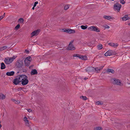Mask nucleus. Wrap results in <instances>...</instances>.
Segmentation results:
<instances>
[{
  "instance_id": "1",
  "label": "nucleus",
  "mask_w": 130,
  "mask_h": 130,
  "mask_svg": "<svg viewBox=\"0 0 130 130\" xmlns=\"http://www.w3.org/2000/svg\"><path fill=\"white\" fill-rule=\"evenodd\" d=\"M17 57V56H13L12 57L6 58L4 59V62L6 64H9L12 62Z\"/></svg>"
},
{
  "instance_id": "2",
  "label": "nucleus",
  "mask_w": 130,
  "mask_h": 130,
  "mask_svg": "<svg viewBox=\"0 0 130 130\" xmlns=\"http://www.w3.org/2000/svg\"><path fill=\"white\" fill-rule=\"evenodd\" d=\"M111 81L112 83L114 84L121 86L122 85V84L121 83L120 80L116 78H112L111 79Z\"/></svg>"
},
{
  "instance_id": "3",
  "label": "nucleus",
  "mask_w": 130,
  "mask_h": 130,
  "mask_svg": "<svg viewBox=\"0 0 130 130\" xmlns=\"http://www.w3.org/2000/svg\"><path fill=\"white\" fill-rule=\"evenodd\" d=\"M121 7V5L120 4L116 3L114 5L113 9L115 11H117L118 12H119Z\"/></svg>"
},
{
  "instance_id": "4",
  "label": "nucleus",
  "mask_w": 130,
  "mask_h": 130,
  "mask_svg": "<svg viewBox=\"0 0 130 130\" xmlns=\"http://www.w3.org/2000/svg\"><path fill=\"white\" fill-rule=\"evenodd\" d=\"M88 29L91 31H94L96 32L100 31L99 29L96 26H91L88 27Z\"/></svg>"
},
{
  "instance_id": "5",
  "label": "nucleus",
  "mask_w": 130,
  "mask_h": 130,
  "mask_svg": "<svg viewBox=\"0 0 130 130\" xmlns=\"http://www.w3.org/2000/svg\"><path fill=\"white\" fill-rule=\"evenodd\" d=\"M95 69V68L94 67H89L86 69V71L88 73H90L94 72Z\"/></svg>"
},
{
  "instance_id": "6",
  "label": "nucleus",
  "mask_w": 130,
  "mask_h": 130,
  "mask_svg": "<svg viewBox=\"0 0 130 130\" xmlns=\"http://www.w3.org/2000/svg\"><path fill=\"white\" fill-rule=\"evenodd\" d=\"M23 64V61L20 60H18L16 62V66L18 68H21Z\"/></svg>"
},
{
  "instance_id": "7",
  "label": "nucleus",
  "mask_w": 130,
  "mask_h": 130,
  "mask_svg": "<svg viewBox=\"0 0 130 130\" xmlns=\"http://www.w3.org/2000/svg\"><path fill=\"white\" fill-rule=\"evenodd\" d=\"M73 40L71 41L70 43L68 46L67 48V50H72L75 49V48L74 47L73 45L72 44V43L73 42Z\"/></svg>"
},
{
  "instance_id": "8",
  "label": "nucleus",
  "mask_w": 130,
  "mask_h": 130,
  "mask_svg": "<svg viewBox=\"0 0 130 130\" xmlns=\"http://www.w3.org/2000/svg\"><path fill=\"white\" fill-rule=\"evenodd\" d=\"M115 54V51L113 50H109L104 54L105 56L113 55Z\"/></svg>"
},
{
  "instance_id": "9",
  "label": "nucleus",
  "mask_w": 130,
  "mask_h": 130,
  "mask_svg": "<svg viewBox=\"0 0 130 130\" xmlns=\"http://www.w3.org/2000/svg\"><path fill=\"white\" fill-rule=\"evenodd\" d=\"M17 77L19 78V79L21 82V81L24 80L25 78H28L27 77L26 75L23 74L19 75Z\"/></svg>"
},
{
  "instance_id": "10",
  "label": "nucleus",
  "mask_w": 130,
  "mask_h": 130,
  "mask_svg": "<svg viewBox=\"0 0 130 130\" xmlns=\"http://www.w3.org/2000/svg\"><path fill=\"white\" fill-rule=\"evenodd\" d=\"M40 31V29H38L37 30H35L33 32H32L31 33V35L32 36V37H33L34 36H36L38 35L39 33V32Z\"/></svg>"
},
{
  "instance_id": "11",
  "label": "nucleus",
  "mask_w": 130,
  "mask_h": 130,
  "mask_svg": "<svg viewBox=\"0 0 130 130\" xmlns=\"http://www.w3.org/2000/svg\"><path fill=\"white\" fill-rule=\"evenodd\" d=\"M21 82L20 81L19 79V78L17 77L16 78L14 79L13 81V82L14 84L15 85L18 84L19 83Z\"/></svg>"
},
{
  "instance_id": "12",
  "label": "nucleus",
  "mask_w": 130,
  "mask_h": 130,
  "mask_svg": "<svg viewBox=\"0 0 130 130\" xmlns=\"http://www.w3.org/2000/svg\"><path fill=\"white\" fill-rule=\"evenodd\" d=\"M27 78H25L24 80L21 81L22 84L23 85H27L29 81L27 79Z\"/></svg>"
},
{
  "instance_id": "13",
  "label": "nucleus",
  "mask_w": 130,
  "mask_h": 130,
  "mask_svg": "<svg viewBox=\"0 0 130 130\" xmlns=\"http://www.w3.org/2000/svg\"><path fill=\"white\" fill-rule=\"evenodd\" d=\"M129 15H125L122 18V20L123 21H126L127 20H128L130 19V17L128 16Z\"/></svg>"
},
{
  "instance_id": "14",
  "label": "nucleus",
  "mask_w": 130,
  "mask_h": 130,
  "mask_svg": "<svg viewBox=\"0 0 130 130\" xmlns=\"http://www.w3.org/2000/svg\"><path fill=\"white\" fill-rule=\"evenodd\" d=\"M103 67L104 66H101L99 67L95 68V71H96L98 73V71H99L101 70L103 68Z\"/></svg>"
},
{
  "instance_id": "15",
  "label": "nucleus",
  "mask_w": 130,
  "mask_h": 130,
  "mask_svg": "<svg viewBox=\"0 0 130 130\" xmlns=\"http://www.w3.org/2000/svg\"><path fill=\"white\" fill-rule=\"evenodd\" d=\"M14 73L13 71H11L10 72H8L6 73V75L8 76H11L13 75Z\"/></svg>"
},
{
  "instance_id": "16",
  "label": "nucleus",
  "mask_w": 130,
  "mask_h": 130,
  "mask_svg": "<svg viewBox=\"0 0 130 130\" xmlns=\"http://www.w3.org/2000/svg\"><path fill=\"white\" fill-rule=\"evenodd\" d=\"M109 45L111 46L112 47H117L118 45V44L117 43L115 44L113 43H110L109 44Z\"/></svg>"
},
{
  "instance_id": "17",
  "label": "nucleus",
  "mask_w": 130,
  "mask_h": 130,
  "mask_svg": "<svg viewBox=\"0 0 130 130\" xmlns=\"http://www.w3.org/2000/svg\"><path fill=\"white\" fill-rule=\"evenodd\" d=\"M103 18L109 20H111V19L113 18L111 16L104 15L103 16Z\"/></svg>"
},
{
  "instance_id": "18",
  "label": "nucleus",
  "mask_w": 130,
  "mask_h": 130,
  "mask_svg": "<svg viewBox=\"0 0 130 130\" xmlns=\"http://www.w3.org/2000/svg\"><path fill=\"white\" fill-rule=\"evenodd\" d=\"M37 71L35 69L32 70L31 72V74L32 75L37 74Z\"/></svg>"
},
{
  "instance_id": "19",
  "label": "nucleus",
  "mask_w": 130,
  "mask_h": 130,
  "mask_svg": "<svg viewBox=\"0 0 130 130\" xmlns=\"http://www.w3.org/2000/svg\"><path fill=\"white\" fill-rule=\"evenodd\" d=\"M107 72L108 73H115L114 71L111 69H108L107 70Z\"/></svg>"
},
{
  "instance_id": "20",
  "label": "nucleus",
  "mask_w": 130,
  "mask_h": 130,
  "mask_svg": "<svg viewBox=\"0 0 130 130\" xmlns=\"http://www.w3.org/2000/svg\"><path fill=\"white\" fill-rule=\"evenodd\" d=\"M6 68L5 65L3 62L1 63V69H4Z\"/></svg>"
},
{
  "instance_id": "21",
  "label": "nucleus",
  "mask_w": 130,
  "mask_h": 130,
  "mask_svg": "<svg viewBox=\"0 0 130 130\" xmlns=\"http://www.w3.org/2000/svg\"><path fill=\"white\" fill-rule=\"evenodd\" d=\"M80 57L79 58L82 60H86L87 59V57L86 56H83V55H80Z\"/></svg>"
},
{
  "instance_id": "22",
  "label": "nucleus",
  "mask_w": 130,
  "mask_h": 130,
  "mask_svg": "<svg viewBox=\"0 0 130 130\" xmlns=\"http://www.w3.org/2000/svg\"><path fill=\"white\" fill-rule=\"evenodd\" d=\"M31 59L32 58L30 56H28L26 57L25 58V60L26 61H31Z\"/></svg>"
},
{
  "instance_id": "23",
  "label": "nucleus",
  "mask_w": 130,
  "mask_h": 130,
  "mask_svg": "<svg viewBox=\"0 0 130 130\" xmlns=\"http://www.w3.org/2000/svg\"><path fill=\"white\" fill-rule=\"evenodd\" d=\"M102 128L101 127H96L94 128V130H102Z\"/></svg>"
},
{
  "instance_id": "24",
  "label": "nucleus",
  "mask_w": 130,
  "mask_h": 130,
  "mask_svg": "<svg viewBox=\"0 0 130 130\" xmlns=\"http://www.w3.org/2000/svg\"><path fill=\"white\" fill-rule=\"evenodd\" d=\"M68 33H75V30L73 29H68Z\"/></svg>"
},
{
  "instance_id": "25",
  "label": "nucleus",
  "mask_w": 130,
  "mask_h": 130,
  "mask_svg": "<svg viewBox=\"0 0 130 130\" xmlns=\"http://www.w3.org/2000/svg\"><path fill=\"white\" fill-rule=\"evenodd\" d=\"M5 98V96L2 93H0V99L2 100L4 99Z\"/></svg>"
},
{
  "instance_id": "26",
  "label": "nucleus",
  "mask_w": 130,
  "mask_h": 130,
  "mask_svg": "<svg viewBox=\"0 0 130 130\" xmlns=\"http://www.w3.org/2000/svg\"><path fill=\"white\" fill-rule=\"evenodd\" d=\"M24 61L25 66H28L30 64V61H26L25 60Z\"/></svg>"
},
{
  "instance_id": "27",
  "label": "nucleus",
  "mask_w": 130,
  "mask_h": 130,
  "mask_svg": "<svg viewBox=\"0 0 130 130\" xmlns=\"http://www.w3.org/2000/svg\"><path fill=\"white\" fill-rule=\"evenodd\" d=\"M97 47L98 49L101 50L102 48V45L101 44H100L97 46Z\"/></svg>"
},
{
  "instance_id": "28",
  "label": "nucleus",
  "mask_w": 130,
  "mask_h": 130,
  "mask_svg": "<svg viewBox=\"0 0 130 130\" xmlns=\"http://www.w3.org/2000/svg\"><path fill=\"white\" fill-rule=\"evenodd\" d=\"M80 98L84 100H87V98L86 96H82L80 97Z\"/></svg>"
},
{
  "instance_id": "29",
  "label": "nucleus",
  "mask_w": 130,
  "mask_h": 130,
  "mask_svg": "<svg viewBox=\"0 0 130 130\" xmlns=\"http://www.w3.org/2000/svg\"><path fill=\"white\" fill-rule=\"evenodd\" d=\"M87 25H86V26H84V25H82L81 26V28L82 29H85L87 28Z\"/></svg>"
},
{
  "instance_id": "30",
  "label": "nucleus",
  "mask_w": 130,
  "mask_h": 130,
  "mask_svg": "<svg viewBox=\"0 0 130 130\" xmlns=\"http://www.w3.org/2000/svg\"><path fill=\"white\" fill-rule=\"evenodd\" d=\"M20 27V25L19 24L15 27L14 28V29L17 30Z\"/></svg>"
},
{
  "instance_id": "31",
  "label": "nucleus",
  "mask_w": 130,
  "mask_h": 130,
  "mask_svg": "<svg viewBox=\"0 0 130 130\" xmlns=\"http://www.w3.org/2000/svg\"><path fill=\"white\" fill-rule=\"evenodd\" d=\"M69 5H67L65 6L64 8V10H67L69 8Z\"/></svg>"
},
{
  "instance_id": "32",
  "label": "nucleus",
  "mask_w": 130,
  "mask_h": 130,
  "mask_svg": "<svg viewBox=\"0 0 130 130\" xmlns=\"http://www.w3.org/2000/svg\"><path fill=\"white\" fill-rule=\"evenodd\" d=\"M96 104L97 105H102L103 104V103L100 101H98L96 102Z\"/></svg>"
},
{
  "instance_id": "33",
  "label": "nucleus",
  "mask_w": 130,
  "mask_h": 130,
  "mask_svg": "<svg viewBox=\"0 0 130 130\" xmlns=\"http://www.w3.org/2000/svg\"><path fill=\"white\" fill-rule=\"evenodd\" d=\"M23 19L22 18H20L19 19L18 21L20 22L21 23H22L23 22Z\"/></svg>"
},
{
  "instance_id": "34",
  "label": "nucleus",
  "mask_w": 130,
  "mask_h": 130,
  "mask_svg": "<svg viewBox=\"0 0 130 130\" xmlns=\"http://www.w3.org/2000/svg\"><path fill=\"white\" fill-rule=\"evenodd\" d=\"M80 55L78 54H74L73 55V56L74 57H77L79 58V57H80Z\"/></svg>"
},
{
  "instance_id": "35",
  "label": "nucleus",
  "mask_w": 130,
  "mask_h": 130,
  "mask_svg": "<svg viewBox=\"0 0 130 130\" xmlns=\"http://www.w3.org/2000/svg\"><path fill=\"white\" fill-rule=\"evenodd\" d=\"M120 1L121 3L122 4H124L125 3V1L124 0H120Z\"/></svg>"
},
{
  "instance_id": "36",
  "label": "nucleus",
  "mask_w": 130,
  "mask_h": 130,
  "mask_svg": "<svg viewBox=\"0 0 130 130\" xmlns=\"http://www.w3.org/2000/svg\"><path fill=\"white\" fill-rule=\"evenodd\" d=\"M62 30L64 32H66L67 33H68V29H63Z\"/></svg>"
},
{
  "instance_id": "37",
  "label": "nucleus",
  "mask_w": 130,
  "mask_h": 130,
  "mask_svg": "<svg viewBox=\"0 0 130 130\" xmlns=\"http://www.w3.org/2000/svg\"><path fill=\"white\" fill-rule=\"evenodd\" d=\"M38 2L37 1L36 2H35L34 5V7H35L36 6V5L38 4Z\"/></svg>"
},
{
  "instance_id": "38",
  "label": "nucleus",
  "mask_w": 130,
  "mask_h": 130,
  "mask_svg": "<svg viewBox=\"0 0 130 130\" xmlns=\"http://www.w3.org/2000/svg\"><path fill=\"white\" fill-rule=\"evenodd\" d=\"M104 27L106 28H110V27L106 25L105 26H104Z\"/></svg>"
},
{
  "instance_id": "39",
  "label": "nucleus",
  "mask_w": 130,
  "mask_h": 130,
  "mask_svg": "<svg viewBox=\"0 0 130 130\" xmlns=\"http://www.w3.org/2000/svg\"><path fill=\"white\" fill-rule=\"evenodd\" d=\"M15 103L16 104H18L20 103V101H19L17 100L15 101Z\"/></svg>"
},
{
  "instance_id": "40",
  "label": "nucleus",
  "mask_w": 130,
  "mask_h": 130,
  "mask_svg": "<svg viewBox=\"0 0 130 130\" xmlns=\"http://www.w3.org/2000/svg\"><path fill=\"white\" fill-rule=\"evenodd\" d=\"M27 111L29 112H30L32 111V110L30 109H27Z\"/></svg>"
},
{
  "instance_id": "41",
  "label": "nucleus",
  "mask_w": 130,
  "mask_h": 130,
  "mask_svg": "<svg viewBox=\"0 0 130 130\" xmlns=\"http://www.w3.org/2000/svg\"><path fill=\"white\" fill-rule=\"evenodd\" d=\"M23 119L25 122H26V121L27 120V118L26 117H24V118Z\"/></svg>"
},
{
  "instance_id": "42",
  "label": "nucleus",
  "mask_w": 130,
  "mask_h": 130,
  "mask_svg": "<svg viewBox=\"0 0 130 130\" xmlns=\"http://www.w3.org/2000/svg\"><path fill=\"white\" fill-rule=\"evenodd\" d=\"M2 47L3 48V49H4V50L6 49L8 47L6 46H4Z\"/></svg>"
},
{
  "instance_id": "43",
  "label": "nucleus",
  "mask_w": 130,
  "mask_h": 130,
  "mask_svg": "<svg viewBox=\"0 0 130 130\" xmlns=\"http://www.w3.org/2000/svg\"><path fill=\"white\" fill-rule=\"evenodd\" d=\"M3 50H4V49H3V48L2 47L0 48V51H3Z\"/></svg>"
},
{
  "instance_id": "44",
  "label": "nucleus",
  "mask_w": 130,
  "mask_h": 130,
  "mask_svg": "<svg viewBox=\"0 0 130 130\" xmlns=\"http://www.w3.org/2000/svg\"><path fill=\"white\" fill-rule=\"evenodd\" d=\"M34 66V65H32L30 66H29V68L30 69L31 68L33 67V66Z\"/></svg>"
},
{
  "instance_id": "45",
  "label": "nucleus",
  "mask_w": 130,
  "mask_h": 130,
  "mask_svg": "<svg viewBox=\"0 0 130 130\" xmlns=\"http://www.w3.org/2000/svg\"><path fill=\"white\" fill-rule=\"evenodd\" d=\"M3 18V17H2V16H0V21Z\"/></svg>"
},
{
  "instance_id": "46",
  "label": "nucleus",
  "mask_w": 130,
  "mask_h": 130,
  "mask_svg": "<svg viewBox=\"0 0 130 130\" xmlns=\"http://www.w3.org/2000/svg\"><path fill=\"white\" fill-rule=\"evenodd\" d=\"M25 51L27 53H29V51L28 50H25Z\"/></svg>"
},
{
  "instance_id": "47",
  "label": "nucleus",
  "mask_w": 130,
  "mask_h": 130,
  "mask_svg": "<svg viewBox=\"0 0 130 130\" xmlns=\"http://www.w3.org/2000/svg\"><path fill=\"white\" fill-rule=\"evenodd\" d=\"M5 13H4V14H3V15H2V17H3L4 18L5 17Z\"/></svg>"
},
{
  "instance_id": "48",
  "label": "nucleus",
  "mask_w": 130,
  "mask_h": 130,
  "mask_svg": "<svg viewBox=\"0 0 130 130\" xmlns=\"http://www.w3.org/2000/svg\"><path fill=\"white\" fill-rule=\"evenodd\" d=\"M26 123H27V124H29V122H28V120H27L26 121V122H25Z\"/></svg>"
},
{
  "instance_id": "49",
  "label": "nucleus",
  "mask_w": 130,
  "mask_h": 130,
  "mask_svg": "<svg viewBox=\"0 0 130 130\" xmlns=\"http://www.w3.org/2000/svg\"><path fill=\"white\" fill-rule=\"evenodd\" d=\"M87 79H88V78H84V79L85 80H86Z\"/></svg>"
},
{
  "instance_id": "50",
  "label": "nucleus",
  "mask_w": 130,
  "mask_h": 130,
  "mask_svg": "<svg viewBox=\"0 0 130 130\" xmlns=\"http://www.w3.org/2000/svg\"><path fill=\"white\" fill-rule=\"evenodd\" d=\"M12 100H13V101H15H15H15V99H13Z\"/></svg>"
},
{
  "instance_id": "51",
  "label": "nucleus",
  "mask_w": 130,
  "mask_h": 130,
  "mask_svg": "<svg viewBox=\"0 0 130 130\" xmlns=\"http://www.w3.org/2000/svg\"><path fill=\"white\" fill-rule=\"evenodd\" d=\"M34 7H34L32 8V9L33 10H34V7Z\"/></svg>"
},
{
  "instance_id": "52",
  "label": "nucleus",
  "mask_w": 130,
  "mask_h": 130,
  "mask_svg": "<svg viewBox=\"0 0 130 130\" xmlns=\"http://www.w3.org/2000/svg\"><path fill=\"white\" fill-rule=\"evenodd\" d=\"M128 25L129 26H130V23L128 24Z\"/></svg>"
},
{
  "instance_id": "53",
  "label": "nucleus",
  "mask_w": 130,
  "mask_h": 130,
  "mask_svg": "<svg viewBox=\"0 0 130 130\" xmlns=\"http://www.w3.org/2000/svg\"><path fill=\"white\" fill-rule=\"evenodd\" d=\"M12 35V34H10V36H11V35Z\"/></svg>"
},
{
  "instance_id": "54",
  "label": "nucleus",
  "mask_w": 130,
  "mask_h": 130,
  "mask_svg": "<svg viewBox=\"0 0 130 130\" xmlns=\"http://www.w3.org/2000/svg\"><path fill=\"white\" fill-rule=\"evenodd\" d=\"M30 130H32V129L30 128Z\"/></svg>"
},
{
  "instance_id": "55",
  "label": "nucleus",
  "mask_w": 130,
  "mask_h": 130,
  "mask_svg": "<svg viewBox=\"0 0 130 130\" xmlns=\"http://www.w3.org/2000/svg\"><path fill=\"white\" fill-rule=\"evenodd\" d=\"M20 89H21V88H20Z\"/></svg>"
},
{
  "instance_id": "56",
  "label": "nucleus",
  "mask_w": 130,
  "mask_h": 130,
  "mask_svg": "<svg viewBox=\"0 0 130 130\" xmlns=\"http://www.w3.org/2000/svg\"><path fill=\"white\" fill-rule=\"evenodd\" d=\"M1 121H0V123H1Z\"/></svg>"
}]
</instances>
